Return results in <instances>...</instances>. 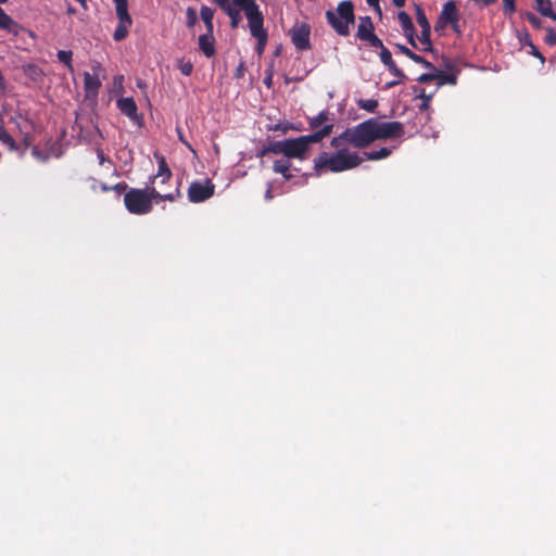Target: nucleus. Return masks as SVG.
<instances>
[{
  "label": "nucleus",
  "mask_w": 556,
  "mask_h": 556,
  "mask_svg": "<svg viewBox=\"0 0 556 556\" xmlns=\"http://www.w3.org/2000/svg\"><path fill=\"white\" fill-rule=\"evenodd\" d=\"M352 128H348L341 135L330 141L334 152H321L314 159V169L317 174L326 172L341 173L353 169L362 164L364 157L356 149H362L353 139Z\"/></svg>",
  "instance_id": "nucleus-1"
},
{
  "label": "nucleus",
  "mask_w": 556,
  "mask_h": 556,
  "mask_svg": "<svg viewBox=\"0 0 556 556\" xmlns=\"http://www.w3.org/2000/svg\"><path fill=\"white\" fill-rule=\"evenodd\" d=\"M353 138L359 147H367L376 140L400 138L404 134V127L400 122H383L376 118L365 121L352 128Z\"/></svg>",
  "instance_id": "nucleus-2"
},
{
  "label": "nucleus",
  "mask_w": 556,
  "mask_h": 556,
  "mask_svg": "<svg viewBox=\"0 0 556 556\" xmlns=\"http://www.w3.org/2000/svg\"><path fill=\"white\" fill-rule=\"evenodd\" d=\"M329 128L325 130H317L307 136H301L295 139H286L274 142L269 151L276 154H283L288 159L304 160L312 143L320 142L324 138L328 137Z\"/></svg>",
  "instance_id": "nucleus-3"
},
{
  "label": "nucleus",
  "mask_w": 556,
  "mask_h": 556,
  "mask_svg": "<svg viewBox=\"0 0 556 556\" xmlns=\"http://www.w3.org/2000/svg\"><path fill=\"white\" fill-rule=\"evenodd\" d=\"M152 200L156 203L163 200L173 202L175 195L173 193H162L156 187L146 189H130L124 195V203L126 208L136 215L148 214L152 210Z\"/></svg>",
  "instance_id": "nucleus-4"
},
{
  "label": "nucleus",
  "mask_w": 556,
  "mask_h": 556,
  "mask_svg": "<svg viewBox=\"0 0 556 556\" xmlns=\"http://www.w3.org/2000/svg\"><path fill=\"white\" fill-rule=\"evenodd\" d=\"M328 23L340 36H348L350 26L354 24L353 4L350 1H342L336 10L326 12Z\"/></svg>",
  "instance_id": "nucleus-5"
},
{
  "label": "nucleus",
  "mask_w": 556,
  "mask_h": 556,
  "mask_svg": "<svg viewBox=\"0 0 556 556\" xmlns=\"http://www.w3.org/2000/svg\"><path fill=\"white\" fill-rule=\"evenodd\" d=\"M113 1L115 3L116 16L118 18V24L114 31L113 38L115 41H122L128 35L129 28L132 25V18L128 13L127 0Z\"/></svg>",
  "instance_id": "nucleus-6"
},
{
  "label": "nucleus",
  "mask_w": 556,
  "mask_h": 556,
  "mask_svg": "<svg viewBox=\"0 0 556 556\" xmlns=\"http://www.w3.org/2000/svg\"><path fill=\"white\" fill-rule=\"evenodd\" d=\"M214 190L210 179L193 181L188 188V199L193 203L203 202L214 194Z\"/></svg>",
  "instance_id": "nucleus-7"
},
{
  "label": "nucleus",
  "mask_w": 556,
  "mask_h": 556,
  "mask_svg": "<svg viewBox=\"0 0 556 556\" xmlns=\"http://www.w3.org/2000/svg\"><path fill=\"white\" fill-rule=\"evenodd\" d=\"M93 74L88 72L84 73V89L86 93V98L94 99L98 96L99 89L101 87L100 74L102 72L101 66L99 64L92 67Z\"/></svg>",
  "instance_id": "nucleus-8"
},
{
  "label": "nucleus",
  "mask_w": 556,
  "mask_h": 556,
  "mask_svg": "<svg viewBox=\"0 0 556 556\" xmlns=\"http://www.w3.org/2000/svg\"><path fill=\"white\" fill-rule=\"evenodd\" d=\"M244 13L247 15L250 31L253 37L267 34L263 27V14L260 11L258 5L256 3L249 8L248 11H245Z\"/></svg>",
  "instance_id": "nucleus-9"
},
{
  "label": "nucleus",
  "mask_w": 556,
  "mask_h": 556,
  "mask_svg": "<svg viewBox=\"0 0 556 556\" xmlns=\"http://www.w3.org/2000/svg\"><path fill=\"white\" fill-rule=\"evenodd\" d=\"M290 36L293 45L299 50H306L309 48V27L306 24L294 25L290 29Z\"/></svg>",
  "instance_id": "nucleus-10"
},
{
  "label": "nucleus",
  "mask_w": 556,
  "mask_h": 556,
  "mask_svg": "<svg viewBox=\"0 0 556 556\" xmlns=\"http://www.w3.org/2000/svg\"><path fill=\"white\" fill-rule=\"evenodd\" d=\"M458 10L455 2L448 1L443 5L438 22V27H443L445 24H452L453 28L458 31Z\"/></svg>",
  "instance_id": "nucleus-11"
},
{
  "label": "nucleus",
  "mask_w": 556,
  "mask_h": 556,
  "mask_svg": "<svg viewBox=\"0 0 556 556\" xmlns=\"http://www.w3.org/2000/svg\"><path fill=\"white\" fill-rule=\"evenodd\" d=\"M308 125L314 132L317 130H325V128H329L328 136L332 132L333 122L330 118V115L326 111H321L318 115L311 117L308 119Z\"/></svg>",
  "instance_id": "nucleus-12"
},
{
  "label": "nucleus",
  "mask_w": 556,
  "mask_h": 556,
  "mask_svg": "<svg viewBox=\"0 0 556 556\" xmlns=\"http://www.w3.org/2000/svg\"><path fill=\"white\" fill-rule=\"evenodd\" d=\"M117 108L123 114L128 116L130 119L135 121L138 118L137 104L132 98L128 97L118 99Z\"/></svg>",
  "instance_id": "nucleus-13"
},
{
  "label": "nucleus",
  "mask_w": 556,
  "mask_h": 556,
  "mask_svg": "<svg viewBox=\"0 0 556 556\" xmlns=\"http://www.w3.org/2000/svg\"><path fill=\"white\" fill-rule=\"evenodd\" d=\"M0 29L10 34L17 35L20 33V25L4 10L0 7Z\"/></svg>",
  "instance_id": "nucleus-14"
},
{
  "label": "nucleus",
  "mask_w": 556,
  "mask_h": 556,
  "mask_svg": "<svg viewBox=\"0 0 556 556\" xmlns=\"http://www.w3.org/2000/svg\"><path fill=\"white\" fill-rule=\"evenodd\" d=\"M199 47L205 56L211 58L215 54L214 38L212 33L199 37Z\"/></svg>",
  "instance_id": "nucleus-15"
},
{
  "label": "nucleus",
  "mask_w": 556,
  "mask_h": 556,
  "mask_svg": "<svg viewBox=\"0 0 556 556\" xmlns=\"http://www.w3.org/2000/svg\"><path fill=\"white\" fill-rule=\"evenodd\" d=\"M374 34V25L370 17L361 18L357 27V37L366 41Z\"/></svg>",
  "instance_id": "nucleus-16"
},
{
  "label": "nucleus",
  "mask_w": 556,
  "mask_h": 556,
  "mask_svg": "<svg viewBox=\"0 0 556 556\" xmlns=\"http://www.w3.org/2000/svg\"><path fill=\"white\" fill-rule=\"evenodd\" d=\"M157 161H159V172L152 178V181H151V184L153 185L152 187H155L159 178H162V182H166L172 176V173L165 162V159L163 156H161V157H157Z\"/></svg>",
  "instance_id": "nucleus-17"
},
{
  "label": "nucleus",
  "mask_w": 556,
  "mask_h": 556,
  "mask_svg": "<svg viewBox=\"0 0 556 556\" xmlns=\"http://www.w3.org/2000/svg\"><path fill=\"white\" fill-rule=\"evenodd\" d=\"M399 22H400L405 35L408 37L409 42L412 45H415L414 37H413L414 26H413V22H412L409 15L406 14L405 12H400L399 13Z\"/></svg>",
  "instance_id": "nucleus-18"
},
{
  "label": "nucleus",
  "mask_w": 556,
  "mask_h": 556,
  "mask_svg": "<svg viewBox=\"0 0 556 556\" xmlns=\"http://www.w3.org/2000/svg\"><path fill=\"white\" fill-rule=\"evenodd\" d=\"M223 10L228 14L231 21V27L236 28L239 25L241 20L240 11H238L235 7H230L228 2H223Z\"/></svg>",
  "instance_id": "nucleus-19"
},
{
  "label": "nucleus",
  "mask_w": 556,
  "mask_h": 556,
  "mask_svg": "<svg viewBox=\"0 0 556 556\" xmlns=\"http://www.w3.org/2000/svg\"><path fill=\"white\" fill-rule=\"evenodd\" d=\"M200 14H201V18L203 20V22L205 23V25L207 27L208 33H212L214 11L208 7H202Z\"/></svg>",
  "instance_id": "nucleus-20"
},
{
  "label": "nucleus",
  "mask_w": 556,
  "mask_h": 556,
  "mask_svg": "<svg viewBox=\"0 0 556 556\" xmlns=\"http://www.w3.org/2000/svg\"><path fill=\"white\" fill-rule=\"evenodd\" d=\"M391 154V150L389 148H381L377 151L365 152L364 156L367 160L377 161L388 157Z\"/></svg>",
  "instance_id": "nucleus-21"
},
{
  "label": "nucleus",
  "mask_w": 556,
  "mask_h": 556,
  "mask_svg": "<svg viewBox=\"0 0 556 556\" xmlns=\"http://www.w3.org/2000/svg\"><path fill=\"white\" fill-rule=\"evenodd\" d=\"M290 166L291 164L288 160H278L274 163V170L276 173L282 174L286 178H289L290 175L287 173L289 172Z\"/></svg>",
  "instance_id": "nucleus-22"
},
{
  "label": "nucleus",
  "mask_w": 556,
  "mask_h": 556,
  "mask_svg": "<svg viewBox=\"0 0 556 556\" xmlns=\"http://www.w3.org/2000/svg\"><path fill=\"white\" fill-rule=\"evenodd\" d=\"M58 60L62 62L71 72H73V65H72V51L67 50H60L58 52Z\"/></svg>",
  "instance_id": "nucleus-23"
},
{
  "label": "nucleus",
  "mask_w": 556,
  "mask_h": 556,
  "mask_svg": "<svg viewBox=\"0 0 556 556\" xmlns=\"http://www.w3.org/2000/svg\"><path fill=\"white\" fill-rule=\"evenodd\" d=\"M416 21L421 29H431L425 12L419 7L416 8Z\"/></svg>",
  "instance_id": "nucleus-24"
},
{
  "label": "nucleus",
  "mask_w": 556,
  "mask_h": 556,
  "mask_svg": "<svg viewBox=\"0 0 556 556\" xmlns=\"http://www.w3.org/2000/svg\"><path fill=\"white\" fill-rule=\"evenodd\" d=\"M178 68L185 76H189L193 71V64L189 61L179 60L178 61Z\"/></svg>",
  "instance_id": "nucleus-25"
},
{
  "label": "nucleus",
  "mask_w": 556,
  "mask_h": 556,
  "mask_svg": "<svg viewBox=\"0 0 556 556\" xmlns=\"http://www.w3.org/2000/svg\"><path fill=\"white\" fill-rule=\"evenodd\" d=\"M536 9L545 16L552 14V8L548 0H535Z\"/></svg>",
  "instance_id": "nucleus-26"
},
{
  "label": "nucleus",
  "mask_w": 556,
  "mask_h": 556,
  "mask_svg": "<svg viewBox=\"0 0 556 556\" xmlns=\"http://www.w3.org/2000/svg\"><path fill=\"white\" fill-rule=\"evenodd\" d=\"M124 76L123 75H116L114 78H113V81H112V89L113 91H116L118 93L123 92V89H124Z\"/></svg>",
  "instance_id": "nucleus-27"
},
{
  "label": "nucleus",
  "mask_w": 556,
  "mask_h": 556,
  "mask_svg": "<svg viewBox=\"0 0 556 556\" xmlns=\"http://www.w3.org/2000/svg\"><path fill=\"white\" fill-rule=\"evenodd\" d=\"M402 51H403V53H405L408 58H410L415 62L422 63L426 66L430 65L427 61H425L421 56H419V55L415 54L414 52H412L408 48L403 47Z\"/></svg>",
  "instance_id": "nucleus-28"
},
{
  "label": "nucleus",
  "mask_w": 556,
  "mask_h": 556,
  "mask_svg": "<svg viewBox=\"0 0 556 556\" xmlns=\"http://www.w3.org/2000/svg\"><path fill=\"white\" fill-rule=\"evenodd\" d=\"M254 38L257 40V53L261 55L265 49L266 42H267V34L254 36Z\"/></svg>",
  "instance_id": "nucleus-29"
},
{
  "label": "nucleus",
  "mask_w": 556,
  "mask_h": 556,
  "mask_svg": "<svg viewBox=\"0 0 556 556\" xmlns=\"http://www.w3.org/2000/svg\"><path fill=\"white\" fill-rule=\"evenodd\" d=\"M419 41L421 42V45L426 46L427 49L431 46L430 29H427V30L421 29V34L419 36Z\"/></svg>",
  "instance_id": "nucleus-30"
},
{
  "label": "nucleus",
  "mask_w": 556,
  "mask_h": 556,
  "mask_svg": "<svg viewBox=\"0 0 556 556\" xmlns=\"http://www.w3.org/2000/svg\"><path fill=\"white\" fill-rule=\"evenodd\" d=\"M380 49H381L380 59H381L382 63L384 65L392 63L393 60H392L391 52L386 47H382Z\"/></svg>",
  "instance_id": "nucleus-31"
},
{
  "label": "nucleus",
  "mask_w": 556,
  "mask_h": 556,
  "mask_svg": "<svg viewBox=\"0 0 556 556\" xmlns=\"http://www.w3.org/2000/svg\"><path fill=\"white\" fill-rule=\"evenodd\" d=\"M545 41L549 46H555L556 45V30L548 28Z\"/></svg>",
  "instance_id": "nucleus-32"
},
{
  "label": "nucleus",
  "mask_w": 556,
  "mask_h": 556,
  "mask_svg": "<svg viewBox=\"0 0 556 556\" xmlns=\"http://www.w3.org/2000/svg\"><path fill=\"white\" fill-rule=\"evenodd\" d=\"M366 41L374 48L384 47L382 41L375 34H372Z\"/></svg>",
  "instance_id": "nucleus-33"
},
{
  "label": "nucleus",
  "mask_w": 556,
  "mask_h": 556,
  "mask_svg": "<svg viewBox=\"0 0 556 556\" xmlns=\"http://www.w3.org/2000/svg\"><path fill=\"white\" fill-rule=\"evenodd\" d=\"M359 105H361V108H363L367 111H372L377 106V101H375V100L361 101Z\"/></svg>",
  "instance_id": "nucleus-34"
},
{
  "label": "nucleus",
  "mask_w": 556,
  "mask_h": 556,
  "mask_svg": "<svg viewBox=\"0 0 556 556\" xmlns=\"http://www.w3.org/2000/svg\"><path fill=\"white\" fill-rule=\"evenodd\" d=\"M504 11L506 13H513L515 11V0H503Z\"/></svg>",
  "instance_id": "nucleus-35"
},
{
  "label": "nucleus",
  "mask_w": 556,
  "mask_h": 556,
  "mask_svg": "<svg viewBox=\"0 0 556 556\" xmlns=\"http://www.w3.org/2000/svg\"><path fill=\"white\" fill-rule=\"evenodd\" d=\"M187 16H188V22H189V25H193L197 21V13L193 9L191 8H188L187 10Z\"/></svg>",
  "instance_id": "nucleus-36"
},
{
  "label": "nucleus",
  "mask_w": 556,
  "mask_h": 556,
  "mask_svg": "<svg viewBox=\"0 0 556 556\" xmlns=\"http://www.w3.org/2000/svg\"><path fill=\"white\" fill-rule=\"evenodd\" d=\"M388 68L397 77H404L402 72L396 67L395 63L392 61V63L387 64Z\"/></svg>",
  "instance_id": "nucleus-37"
},
{
  "label": "nucleus",
  "mask_w": 556,
  "mask_h": 556,
  "mask_svg": "<svg viewBox=\"0 0 556 556\" xmlns=\"http://www.w3.org/2000/svg\"><path fill=\"white\" fill-rule=\"evenodd\" d=\"M529 47L531 49L530 53L532 55L539 58L542 62H544V56L540 53V51L531 42H529Z\"/></svg>",
  "instance_id": "nucleus-38"
},
{
  "label": "nucleus",
  "mask_w": 556,
  "mask_h": 556,
  "mask_svg": "<svg viewBox=\"0 0 556 556\" xmlns=\"http://www.w3.org/2000/svg\"><path fill=\"white\" fill-rule=\"evenodd\" d=\"M178 138L190 151L194 152V150L191 147V144L185 139V137H184V135H182L180 129H178Z\"/></svg>",
  "instance_id": "nucleus-39"
},
{
  "label": "nucleus",
  "mask_w": 556,
  "mask_h": 556,
  "mask_svg": "<svg viewBox=\"0 0 556 556\" xmlns=\"http://www.w3.org/2000/svg\"><path fill=\"white\" fill-rule=\"evenodd\" d=\"M419 98L422 99L424 101L426 102H430L431 98H432V93H429L427 94L425 90H422L420 93H419Z\"/></svg>",
  "instance_id": "nucleus-40"
},
{
  "label": "nucleus",
  "mask_w": 556,
  "mask_h": 556,
  "mask_svg": "<svg viewBox=\"0 0 556 556\" xmlns=\"http://www.w3.org/2000/svg\"><path fill=\"white\" fill-rule=\"evenodd\" d=\"M366 1L370 7H374L378 12H380L379 0H366Z\"/></svg>",
  "instance_id": "nucleus-41"
},
{
  "label": "nucleus",
  "mask_w": 556,
  "mask_h": 556,
  "mask_svg": "<svg viewBox=\"0 0 556 556\" xmlns=\"http://www.w3.org/2000/svg\"><path fill=\"white\" fill-rule=\"evenodd\" d=\"M528 20L533 25L539 26V18L536 16H534L533 14H529Z\"/></svg>",
  "instance_id": "nucleus-42"
},
{
  "label": "nucleus",
  "mask_w": 556,
  "mask_h": 556,
  "mask_svg": "<svg viewBox=\"0 0 556 556\" xmlns=\"http://www.w3.org/2000/svg\"><path fill=\"white\" fill-rule=\"evenodd\" d=\"M98 159H99L100 164H103L106 161V159L104 157L103 152L100 151V150L98 151Z\"/></svg>",
  "instance_id": "nucleus-43"
},
{
  "label": "nucleus",
  "mask_w": 556,
  "mask_h": 556,
  "mask_svg": "<svg viewBox=\"0 0 556 556\" xmlns=\"http://www.w3.org/2000/svg\"><path fill=\"white\" fill-rule=\"evenodd\" d=\"M432 77L428 74H422L420 77H419V81H428L429 79H431Z\"/></svg>",
  "instance_id": "nucleus-44"
},
{
  "label": "nucleus",
  "mask_w": 556,
  "mask_h": 556,
  "mask_svg": "<svg viewBox=\"0 0 556 556\" xmlns=\"http://www.w3.org/2000/svg\"><path fill=\"white\" fill-rule=\"evenodd\" d=\"M393 3H394L397 8H402V7L405 4V0H393Z\"/></svg>",
  "instance_id": "nucleus-45"
},
{
  "label": "nucleus",
  "mask_w": 556,
  "mask_h": 556,
  "mask_svg": "<svg viewBox=\"0 0 556 556\" xmlns=\"http://www.w3.org/2000/svg\"><path fill=\"white\" fill-rule=\"evenodd\" d=\"M265 199L266 200H271L273 199L270 187L267 189V191L265 193Z\"/></svg>",
  "instance_id": "nucleus-46"
},
{
  "label": "nucleus",
  "mask_w": 556,
  "mask_h": 556,
  "mask_svg": "<svg viewBox=\"0 0 556 556\" xmlns=\"http://www.w3.org/2000/svg\"><path fill=\"white\" fill-rule=\"evenodd\" d=\"M84 9H87V2L86 0H77Z\"/></svg>",
  "instance_id": "nucleus-47"
},
{
  "label": "nucleus",
  "mask_w": 556,
  "mask_h": 556,
  "mask_svg": "<svg viewBox=\"0 0 556 556\" xmlns=\"http://www.w3.org/2000/svg\"><path fill=\"white\" fill-rule=\"evenodd\" d=\"M397 84V81H394V80H391L390 83L387 84L388 87H393Z\"/></svg>",
  "instance_id": "nucleus-48"
},
{
  "label": "nucleus",
  "mask_w": 556,
  "mask_h": 556,
  "mask_svg": "<svg viewBox=\"0 0 556 556\" xmlns=\"http://www.w3.org/2000/svg\"><path fill=\"white\" fill-rule=\"evenodd\" d=\"M545 16H548L551 18H553L554 21H556V14L552 12V14H546Z\"/></svg>",
  "instance_id": "nucleus-49"
},
{
  "label": "nucleus",
  "mask_w": 556,
  "mask_h": 556,
  "mask_svg": "<svg viewBox=\"0 0 556 556\" xmlns=\"http://www.w3.org/2000/svg\"><path fill=\"white\" fill-rule=\"evenodd\" d=\"M494 1H495V0H482V2H483L484 4H490V3L494 2Z\"/></svg>",
  "instance_id": "nucleus-50"
},
{
  "label": "nucleus",
  "mask_w": 556,
  "mask_h": 556,
  "mask_svg": "<svg viewBox=\"0 0 556 556\" xmlns=\"http://www.w3.org/2000/svg\"><path fill=\"white\" fill-rule=\"evenodd\" d=\"M165 182H162V178H159L157 180V184L155 185V187L157 188V185H164Z\"/></svg>",
  "instance_id": "nucleus-51"
},
{
  "label": "nucleus",
  "mask_w": 556,
  "mask_h": 556,
  "mask_svg": "<svg viewBox=\"0 0 556 556\" xmlns=\"http://www.w3.org/2000/svg\"><path fill=\"white\" fill-rule=\"evenodd\" d=\"M22 124H24L25 126L28 125V122L26 119H22Z\"/></svg>",
  "instance_id": "nucleus-52"
},
{
  "label": "nucleus",
  "mask_w": 556,
  "mask_h": 556,
  "mask_svg": "<svg viewBox=\"0 0 556 556\" xmlns=\"http://www.w3.org/2000/svg\"><path fill=\"white\" fill-rule=\"evenodd\" d=\"M428 103H429V102L424 101L422 106H424V108H427Z\"/></svg>",
  "instance_id": "nucleus-53"
},
{
  "label": "nucleus",
  "mask_w": 556,
  "mask_h": 556,
  "mask_svg": "<svg viewBox=\"0 0 556 556\" xmlns=\"http://www.w3.org/2000/svg\"><path fill=\"white\" fill-rule=\"evenodd\" d=\"M9 0H0V3H7Z\"/></svg>",
  "instance_id": "nucleus-54"
}]
</instances>
